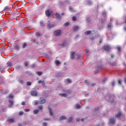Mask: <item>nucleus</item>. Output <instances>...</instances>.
Masks as SVG:
<instances>
[{
    "mask_svg": "<svg viewBox=\"0 0 126 126\" xmlns=\"http://www.w3.org/2000/svg\"><path fill=\"white\" fill-rule=\"evenodd\" d=\"M85 34H86V35H90V34H92L93 35H95V36H98V34H96V33H95V31H86L85 32Z\"/></svg>",
    "mask_w": 126,
    "mask_h": 126,
    "instance_id": "obj_1",
    "label": "nucleus"
},
{
    "mask_svg": "<svg viewBox=\"0 0 126 126\" xmlns=\"http://www.w3.org/2000/svg\"><path fill=\"white\" fill-rule=\"evenodd\" d=\"M62 34V31L61 30H57L54 31V35L55 36H61Z\"/></svg>",
    "mask_w": 126,
    "mask_h": 126,
    "instance_id": "obj_2",
    "label": "nucleus"
},
{
    "mask_svg": "<svg viewBox=\"0 0 126 126\" xmlns=\"http://www.w3.org/2000/svg\"><path fill=\"white\" fill-rule=\"evenodd\" d=\"M52 13V11H50V10H47L45 11V14L47 16V17H50Z\"/></svg>",
    "mask_w": 126,
    "mask_h": 126,
    "instance_id": "obj_3",
    "label": "nucleus"
},
{
    "mask_svg": "<svg viewBox=\"0 0 126 126\" xmlns=\"http://www.w3.org/2000/svg\"><path fill=\"white\" fill-rule=\"evenodd\" d=\"M104 49L105 50V51L108 52L111 50V47H110V45H106L104 46Z\"/></svg>",
    "mask_w": 126,
    "mask_h": 126,
    "instance_id": "obj_4",
    "label": "nucleus"
},
{
    "mask_svg": "<svg viewBox=\"0 0 126 126\" xmlns=\"http://www.w3.org/2000/svg\"><path fill=\"white\" fill-rule=\"evenodd\" d=\"M39 103L40 104H45L46 103V99L43 97H40Z\"/></svg>",
    "mask_w": 126,
    "mask_h": 126,
    "instance_id": "obj_5",
    "label": "nucleus"
},
{
    "mask_svg": "<svg viewBox=\"0 0 126 126\" xmlns=\"http://www.w3.org/2000/svg\"><path fill=\"white\" fill-rule=\"evenodd\" d=\"M74 55H75V52L73 51L71 52L70 58L71 59V60L74 59Z\"/></svg>",
    "mask_w": 126,
    "mask_h": 126,
    "instance_id": "obj_6",
    "label": "nucleus"
},
{
    "mask_svg": "<svg viewBox=\"0 0 126 126\" xmlns=\"http://www.w3.org/2000/svg\"><path fill=\"white\" fill-rule=\"evenodd\" d=\"M56 19H58V20H61L62 18V16H61V15L58 13H56Z\"/></svg>",
    "mask_w": 126,
    "mask_h": 126,
    "instance_id": "obj_7",
    "label": "nucleus"
},
{
    "mask_svg": "<svg viewBox=\"0 0 126 126\" xmlns=\"http://www.w3.org/2000/svg\"><path fill=\"white\" fill-rule=\"evenodd\" d=\"M38 84H40L41 83L42 86H43V87H45V81H41V80H39L38 81Z\"/></svg>",
    "mask_w": 126,
    "mask_h": 126,
    "instance_id": "obj_8",
    "label": "nucleus"
},
{
    "mask_svg": "<svg viewBox=\"0 0 126 126\" xmlns=\"http://www.w3.org/2000/svg\"><path fill=\"white\" fill-rule=\"evenodd\" d=\"M31 95L32 96H37V92H36V91H32L31 92Z\"/></svg>",
    "mask_w": 126,
    "mask_h": 126,
    "instance_id": "obj_9",
    "label": "nucleus"
},
{
    "mask_svg": "<svg viewBox=\"0 0 126 126\" xmlns=\"http://www.w3.org/2000/svg\"><path fill=\"white\" fill-rule=\"evenodd\" d=\"M47 27L49 29L53 28V27H55V24H48Z\"/></svg>",
    "mask_w": 126,
    "mask_h": 126,
    "instance_id": "obj_10",
    "label": "nucleus"
},
{
    "mask_svg": "<svg viewBox=\"0 0 126 126\" xmlns=\"http://www.w3.org/2000/svg\"><path fill=\"white\" fill-rule=\"evenodd\" d=\"M66 117H65V116H62L60 117V121H63V120H66Z\"/></svg>",
    "mask_w": 126,
    "mask_h": 126,
    "instance_id": "obj_11",
    "label": "nucleus"
},
{
    "mask_svg": "<svg viewBox=\"0 0 126 126\" xmlns=\"http://www.w3.org/2000/svg\"><path fill=\"white\" fill-rule=\"evenodd\" d=\"M110 124H115V118H112L110 120Z\"/></svg>",
    "mask_w": 126,
    "mask_h": 126,
    "instance_id": "obj_12",
    "label": "nucleus"
},
{
    "mask_svg": "<svg viewBox=\"0 0 126 126\" xmlns=\"http://www.w3.org/2000/svg\"><path fill=\"white\" fill-rule=\"evenodd\" d=\"M78 29H79V28L78 27V26H74L73 27L74 31H77V30H78Z\"/></svg>",
    "mask_w": 126,
    "mask_h": 126,
    "instance_id": "obj_13",
    "label": "nucleus"
},
{
    "mask_svg": "<svg viewBox=\"0 0 126 126\" xmlns=\"http://www.w3.org/2000/svg\"><path fill=\"white\" fill-rule=\"evenodd\" d=\"M48 110H49V114L50 116H53V111H52V109L48 107Z\"/></svg>",
    "mask_w": 126,
    "mask_h": 126,
    "instance_id": "obj_14",
    "label": "nucleus"
},
{
    "mask_svg": "<svg viewBox=\"0 0 126 126\" xmlns=\"http://www.w3.org/2000/svg\"><path fill=\"white\" fill-rule=\"evenodd\" d=\"M122 116V113L119 112L117 115H116V118H121Z\"/></svg>",
    "mask_w": 126,
    "mask_h": 126,
    "instance_id": "obj_15",
    "label": "nucleus"
},
{
    "mask_svg": "<svg viewBox=\"0 0 126 126\" xmlns=\"http://www.w3.org/2000/svg\"><path fill=\"white\" fill-rule=\"evenodd\" d=\"M66 46H67V43L65 41L63 42V44H62V47H66Z\"/></svg>",
    "mask_w": 126,
    "mask_h": 126,
    "instance_id": "obj_16",
    "label": "nucleus"
},
{
    "mask_svg": "<svg viewBox=\"0 0 126 126\" xmlns=\"http://www.w3.org/2000/svg\"><path fill=\"white\" fill-rule=\"evenodd\" d=\"M55 63L56 65H59V64H61V62H60V61L56 60L55 61Z\"/></svg>",
    "mask_w": 126,
    "mask_h": 126,
    "instance_id": "obj_17",
    "label": "nucleus"
},
{
    "mask_svg": "<svg viewBox=\"0 0 126 126\" xmlns=\"http://www.w3.org/2000/svg\"><path fill=\"white\" fill-rule=\"evenodd\" d=\"M38 113H39V110H37V109H35L33 111V113L34 114V115H36V114H38Z\"/></svg>",
    "mask_w": 126,
    "mask_h": 126,
    "instance_id": "obj_18",
    "label": "nucleus"
},
{
    "mask_svg": "<svg viewBox=\"0 0 126 126\" xmlns=\"http://www.w3.org/2000/svg\"><path fill=\"white\" fill-rule=\"evenodd\" d=\"M8 122L9 123H13V122H14V119H13V118L9 119L8 120Z\"/></svg>",
    "mask_w": 126,
    "mask_h": 126,
    "instance_id": "obj_19",
    "label": "nucleus"
},
{
    "mask_svg": "<svg viewBox=\"0 0 126 126\" xmlns=\"http://www.w3.org/2000/svg\"><path fill=\"white\" fill-rule=\"evenodd\" d=\"M59 95L62 97H66V94H60Z\"/></svg>",
    "mask_w": 126,
    "mask_h": 126,
    "instance_id": "obj_20",
    "label": "nucleus"
},
{
    "mask_svg": "<svg viewBox=\"0 0 126 126\" xmlns=\"http://www.w3.org/2000/svg\"><path fill=\"white\" fill-rule=\"evenodd\" d=\"M72 120H73L72 117H70V118H69L68 119V121H67V122H68V123H71V121H72Z\"/></svg>",
    "mask_w": 126,
    "mask_h": 126,
    "instance_id": "obj_21",
    "label": "nucleus"
},
{
    "mask_svg": "<svg viewBox=\"0 0 126 126\" xmlns=\"http://www.w3.org/2000/svg\"><path fill=\"white\" fill-rule=\"evenodd\" d=\"M35 36L36 37H40V36H41V34H40V32H37L35 33Z\"/></svg>",
    "mask_w": 126,
    "mask_h": 126,
    "instance_id": "obj_22",
    "label": "nucleus"
},
{
    "mask_svg": "<svg viewBox=\"0 0 126 126\" xmlns=\"http://www.w3.org/2000/svg\"><path fill=\"white\" fill-rule=\"evenodd\" d=\"M66 81H67V83H71V80L70 79H67Z\"/></svg>",
    "mask_w": 126,
    "mask_h": 126,
    "instance_id": "obj_23",
    "label": "nucleus"
},
{
    "mask_svg": "<svg viewBox=\"0 0 126 126\" xmlns=\"http://www.w3.org/2000/svg\"><path fill=\"white\" fill-rule=\"evenodd\" d=\"M7 64L8 66H11V63L10 62H8Z\"/></svg>",
    "mask_w": 126,
    "mask_h": 126,
    "instance_id": "obj_24",
    "label": "nucleus"
},
{
    "mask_svg": "<svg viewBox=\"0 0 126 126\" xmlns=\"http://www.w3.org/2000/svg\"><path fill=\"white\" fill-rule=\"evenodd\" d=\"M42 73L41 71H37L36 72V74H38L39 75V76H40V75H41Z\"/></svg>",
    "mask_w": 126,
    "mask_h": 126,
    "instance_id": "obj_25",
    "label": "nucleus"
},
{
    "mask_svg": "<svg viewBox=\"0 0 126 126\" xmlns=\"http://www.w3.org/2000/svg\"><path fill=\"white\" fill-rule=\"evenodd\" d=\"M8 98H9L10 99H12V98H13V95H12V94H10L9 95Z\"/></svg>",
    "mask_w": 126,
    "mask_h": 126,
    "instance_id": "obj_26",
    "label": "nucleus"
},
{
    "mask_svg": "<svg viewBox=\"0 0 126 126\" xmlns=\"http://www.w3.org/2000/svg\"><path fill=\"white\" fill-rule=\"evenodd\" d=\"M72 20L73 21H75V20H76V17L75 16H73L72 18Z\"/></svg>",
    "mask_w": 126,
    "mask_h": 126,
    "instance_id": "obj_27",
    "label": "nucleus"
},
{
    "mask_svg": "<svg viewBox=\"0 0 126 126\" xmlns=\"http://www.w3.org/2000/svg\"><path fill=\"white\" fill-rule=\"evenodd\" d=\"M31 84H32V83H31V82H27V85L28 86H30V85H31Z\"/></svg>",
    "mask_w": 126,
    "mask_h": 126,
    "instance_id": "obj_28",
    "label": "nucleus"
},
{
    "mask_svg": "<svg viewBox=\"0 0 126 126\" xmlns=\"http://www.w3.org/2000/svg\"><path fill=\"white\" fill-rule=\"evenodd\" d=\"M69 25V23L66 22L65 24H64V26H68Z\"/></svg>",
    "mask_w": 126,
    "mask_h": 126,
    "instance_id": "obj_29",
    "label": "nucleus"
},
{
    "mask_svg": "<svg viewBox=\"0 0 126 126\" xmlns=\"http://www.w3.org/2000/svg\"><path fill=\"white\" fill-rule=\"evenodd\" d=\"M112 27H113V26L112 25V24H109L108 25V28H112Z\"/></svg>",
    "mask_w": 126,
    "mask_h": 126,
    "instance_id": "obj_30",
    "label": "nucleus"
},
{
    "mask_svg": "<svg viewBox=\"0 0 126 126\" xmlns=\"http://www.w3.org/2000/svg\"><path fill=\"white\" fill-rule=\"evenodd\" d=\"M7 9H9V8L8 7V6H5L4 8V10H7Z\"/></svg>",
    "mask_w": 126,
    "mask_h": 126,
    "instance_id": "obj_31",
    "label": "nucleus"
},
{
    "mask_svg": "<svg viewBox=\"0 0 126 126\" xmlns=\"http://www.w3.org/2000/svg\"><path fill=\"white\" fill-rule=\"evenodd\" d=\"M40 26H44V23L42 21L40 22Z\"/></svg>",
    "mask_w": 126,
    "mask_h": 126,
    "instance_id": "obj_32",
    "label": "nucleus"
},
{
    "mask_svg": "<svg viewBox=\"0 0 126 126\" xmlns=\"http://www.w3.org/2000/svg\"><path fill=\"white\" fill-rule=\"evenodd\" d=\"M117 50H118V51H119V52H120V51H121V50H122V48H121V47L118 46V47H117Z\"/></svg>",
    "mask_w": 126,
    "mask_h": 126,
    "instance_id": "obj_33",
    "label": "nucleus"
},
{
    "mask_svg": "<svg viewBox=\"0 0 126 126\" xmlns=\"http://www.w3.org/2000/svg\"><path fill=\"white\" fill-rule=\"evenodd\" d=\"M76 109H79V104H77L75 105Z\"/></svg>",
    "mask_w": 126,
    "mask_h": 126,
    "instance_id": "obj_34",
    "label": "nucleus"
},
{
    "mask_svg": "<svg viewBox=\"0 0 126 126\" xmlns=\"http://www.w3.org/2000/svg\"><path fill=\"white\" fill-rule=\"evenodd\" d=\"M27 45V44H26V43H24L23 45V48H25V47H26Z\"/></svg>",
    "mask_w": 126,
    "mask_h": 126,
    "instance_id": "obj_35",
    "label": "nucleus"
},
{
    "mask_svg": "<svg viewBox=\"0 0 126 126\" xmlns=\"http://www.w3.org/2000/svg\"><path fill=\"white\" fill-rule=\"evenodd\" d=\"M9 102L10 103V104H11V105H13V101L12 100H9Z\"/></svg>",
    "mask_w": 126,
    "mask_h": 126,
    "instance_id": "obj_36",
    "label": "nucleus"
},
{
    "mask_svg": "<svg viewBox=\"0 0 126 126\" xmlns=\"http://www.w3.org/2000/svg\"><path fill=\"white\" fill-rule=\"evenodd\" d=\"M23 114H24L23 112L20 111V112H19V116H21V115H23Z\"/></svg>",
    "mask_w": 126,
    "mask_h": 126,
    "instance_id": "obj_37",
    "label": "nucleus"
},
{
    "mask_svg": "<svg viewBox=\"0 0 126 126\" xmlns=\"http://www.w3.org/2000/svg\"><path fill=\"white\" fill-rule=\"evenodd\" d=\"M118 83L121 85L122 84V80H119Z\"/></svg>",
    "mask_w": 126,
    "mask_h": 126,
    "instance_id": "obj_38",
    "label": "nucleus"
},
{
    "mask_svg": "<svg viewBox=\"0 0 126 126\" xmlns=\"http://www.w3.org/2000/svg\"><path fill=\"white\" fill-rule=\"evenodd\" d=\"M66 92H67V93L68 94H69L71 93V91H69V90H67V91H66Z\"/></svg>",
    "mask_w": 126,
    "mask_h": 126,
    "instance_id": "obj_39",
    "label": "nucleus"
},
{
    "mask_svg": "<svg viewBox=\"0 0 126 126\" xmlns=\"http://www.w3.org/2000/svg\"><path fill=\"white\" fill-rule=\"evenodd\" d=\"M43 126H47V123L44 122L42 124Z\"/></svg>",
    "mask_w": 126,
    "mask_h": 126,
    "instance_id": "obj_40",
    "label": "nucleus"
},
{
    "mask_svg": "<svg viewBox=\"0 0 126 126\" xmlns=\"http://www.w3.org/2000/svg\"><path fill=\"white\" fill-rule=\"evenodd\" d=\"M38 109H39V110H43V107H42V106H39L38 107Z\"/></svg>",
    "mask_w": 126,
    "mask_h": 126,
    "instance_id": "obj_41",
    "label": "nucleus"
},
{
    "mask_svg": "<svg viewBox=\"0 0 126 126\" xmlns=\"http://www.w3.org/2000/svg\"><path fill=\"white\" fill-rule=\"evenodd\" d=\"M45 121H51V119H50V118H45L44 119Z\"/></svg>",
    "mask_w": 126,
    "mask_h": 126,
    "instance_id": "obj_42",
    "label": "nucleus"
},
{
    "mask_svg": "<svg viewBox=\"0 0 126 126\" xmlns=\"http://www.w3.org/2000/svg\"><path fill=\"white\" fill-rule=\"evenodd\" d=\"M95 83H92V84H91V86L92 87H93V86H95Z\"/></svg>",
    "mask_w": 126,
    "mask_h": 126,
    "instance_id": "obj_43",
    "label": "nucleus"
},
{
    "mask_svg": "<svg viewBox=\"0 0 126 126\" xmlns=\"http://www.w3.org/2000/svg\"><path fill=\"white\" fill-rule=\"evenodd\" d=\"M30 111V109H25V112H29Z\"/></svg>",
    "mask_w": 126,
    "mask_h": 126,
    "instance_id": "obj_44",
    "label": "nucleus"
},
{
    "mask_svg": "<svg viewBox=\"0 0 126 126\" xmlns=\"http://www.w3.org/2000/svg\"><path fill=\"white\" fill-rule=\"evenodd\" d=\"M85 82L87 84V85H89V82L88 81H85Z\"/></svg>",
    "mask_w": 126,
    "mask_h": 126,
    "instance_id": "obj_45",
    "label": "nucleus"
},
{
    "mask_svg": "<svg viewBox=\"0 0 126 126\" xmlns=\"http://www.w3.org/2000/svg\"><path fill=\"white\" fill-rule=\"evenodd\" d=\"M69 9L70 10V11H72V10H73V9L71 7H69Z\"/></svg>",
    "mask_w": 126,
    "mask_h": 126,
    "instance_id": "obj_46",
    "label": "nucleus"
},
{
    "mask_svg": "<svg viewBox=\"0 0 126 126\" xmlns=\"http://www.w3.org/2000/svg\"><path fill=\"white\" fill-rule=\"evenodd\" d=\"M32 42L35 43L36 42V39H32Z\"/></svg>",
    "mask_w": 126,
    "mask_h": 126,
    "instance_id": "obj_47",
    "label": "nucleus"
},
{
    "mask_svg": "<svg viewBox=\"0 0 126 126\" xmlns=\"http://www.w3.org/2000/svg\"><path fill=\"white\" fill-rule=\"evenodd\" d=\"M34 66H35V64H32L31 65V67L33 68V67H34Z\"/></svg>",
    "mask_w": 126,
    "mask_h": 126,
    "instance_id": "obj_48",
    "label": "nucleus"
},
{
    "mask_svg": "<svg viewBox=\"0 0 126 126\" xmlns=\"http://www.w3.org/2000/svg\"><path fill=\"white\" fill-rule=\"evenodd\" d=\"M23 80H20V83H21V84H23Z\"/></svg>",
    "mask_w": 126,
    "mask_h": 126,
    "instance_id": "obj_49",
    "label": "nucleus"
},
{
    "mask_svg": "<svg viewBox=\"0 0 126 126\" xmlns=\"http://www.w3.org/2000/svg\"><path fill=\"white\" fill-rule=\"evenodd\" d=\"M22 105L23 106H24L25 105V102L24 101H23L22 103H21Z\"/></svg>",
    "mask_w": 126,
    "mask_h": 126,
    "instance_id": "obj_50",
    "label": "nucleus"
},
{
    "mask_svg": "<svg viewBox=\"0 0 126 126\" xmlns=\"http://www.w3.org/2000/svg\"><path fill=\"white\" fill-rule=\"evenodd\" d=\"M25 65L26 66H27V65H28V63H27V62L25 63Z\"/></svg>",
    "mask_w": 126,
    "mask_h": 126,
    "instance_id": "obj_51",
    "label": "nucleus"
},
{
    "mask_svg": "<svg viewBox=\"0 0 126 126\" xmlns=\"http://www.w3.org/2000/svg\"><path fill=\"white\" fill-rule=\"evenodd\" d=\"M115 82H113L112 83V86H115Z\"/></svg>",
    "mask_w": 126,
    "mask_h": 126,
    "instance_id": "obj_52",
    "label": "nucleus"
},
{
    "mask_svg": "<svg viewBox=\"0 0 126 126\" xmlns=\"http://www.w3.org/2000/svg\"><path fill=\"white\" fill-rule=\"evenodd\" d=\"M34 105H38V101H35L34 103Z\"/></svg>",
    "mask_w": 126,
    "mask_h": 126,
    "instance_id": "obj_53",
    "label": "nucleus"
},
{
    "mask_svg": "<svg viewBox=\"0 0 126 126\" xmlns=\"http://www.w3.org/2000/svg\"><path fill=\"white\" fill-rule=\"evenodd\" d=\"M105 81H107V78H105L104 80H103V82H105Z\"/></svg>",
    "mask_w": 126,
    "mask_h": 126,
    "instance_id": "obj_54",
    "label": "nucleus"
},
{
    "mask_svg": "<svg viewBox=\"0 0 126 126\" xmlns=\"http://www.w3.org/2000/svg\"><path fill=\"white\" fill-rule=\"evenodd\" d=\"M76 120L77 122H79V118H77Z\"/></svg>",
    "mask_w": 126,
    "mask_h": 126,
    "instance_id": "obj_55",
    "label": "nucleus"
},
{
    "mask_svg": "<svg viewBox=\"0 0 126 126\" xmlns=\"http://www.w3.org/2000/svg\"><path fill=\"white\" fill-rule=\"evenodd\" d=\"M81 121L82 122H84V119H81Z\"/></svg>",
    "mask_w": 126,
    "mask_h": 126,
    "instance_id": "obj_56",
    "label": "nucleus"
},
{
    "mask_svg": "<svg viewBox=\"0 0 126 126\" xmlns=\"http://www.w3.org/2000/svg\"><path fill=\"white\" fill-rule=\"evenodd\" d=\"M111 58H114V55H111Z\"/></svg>",
    "mask_w": 126,
    "mask_h": 126,
    "instance_id": "obj_57",
    "label": "nucleus"
},
{
    "mask_svg": "<svg viewBox=\"0 0 126 126\" xmlns=\"http://www.w3.org/2000/svg\"><path fill=\"white\" fill-rule=\"evenodd\" d=\"M124 30H125V31H126V27L124 28Z\"/></svg>",
    "mask_w": 126,
    "mask_h": 126,
    "instance_id": "obj_58",
    "label": "nucleus"
},
{
    "mask_svg": "<svg viewBox=\"0 0 126 126\" xmlns=\"http://www.w3.org/2000/svg\"><path fill=\"white\" fill-rule=\"evenodd\" d=\"M99 43H102V40H100Z\"/></svg>",
    "mask_w": 126,
    "mask_h": 126,
    "instance_id": "obj_59",
    "label": "nucleus"
},
{
    "mask_svg": "<svg viewBox=\"0 0 126 126\" xmlns=\"http://www.w3.org/2000/svg\"><path fill=\"white\" fill-rule=\"evenodd\" d=\"M62 15H63V13L62 14Z\"/></svg>",
    "mask_w": 126,
    "mask_h": 126,
    "instance_id": "obj_60",
    "label": "nucleus"
},
{
    "mask_svg": "<svg viewBox=\"0 0 126 126\" xmlns=\"http://www.w3.org/2000/svg\"><path fill=\"white\" fill-rule=\"evenodd\" d=\"M87 22H89V21H87Z\"/></svg>",
    "mask_w": 126,
    "mask_h": 126,
    "instance_id": "obj_61",
    "label": "nucleus"
},
{
    "mask_svg": "<svg viewBox=\"0 0 126 126\" xmlns=\"http://www.w3.org/2000/svg\"><path fill=\"white\" fill-rule=\"evenodd\" d=\"M45 61V60H43V62H44Z\"/></svg>",
    "mask_w": 126,
    "mask_h": 126,
    "instance_id": "obj_62",
    "label": "nucleus"
},
{
    "mask_svg": "<svg viewBox=\"0 0 126 126\" xmlns=\"http://www.w3.org/2000/svg\"><path fill=\"white\" fill-rule=\"evenodd\" d=\"M126 23V21H125Z\"/></svg>",
    "mask_w": 126,
    "mask_h": 126,
    "instance_id": "obj_63",
    "label": "nucleus"
},
{
    "mask_svg": "<svg viewBox=\"0 0 126 126\" xmlns=\"http://www.w3.org/2000/svg\"><path fill=\"white\" fill-rule=\"evenodd\" d=\"M36 44H38V42H36Z\"/></svg>",
    "mask_w": 126,
    "mask_h": 126,
    "instance_id": "obj_64",
    "label": "nucleus"
}]
</instances>
